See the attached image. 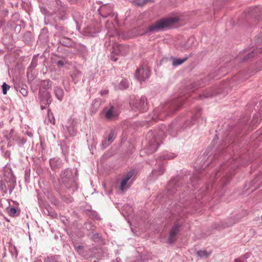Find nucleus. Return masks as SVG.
I'll list each match as a JSON object with an SVG mask.
<instances>
[{
    "instance_id": "f3484780",
    "label": "nucleus",
    "mask_w": 262,
    "mask_h": 262,
    "mask_svg": "<svg viewBox=\"0 0 262 262\" xmlns=\"http://www.w3.org/2000/svg\"><path fill=\"white\" fill-rule=\"evenodd\" d=\"M134 174V172L133 171H129L123 178L125 180L129 181L132 177L133 176Z\"/></svg>"
},
{
    "instance_id": "dca6fc26",
    "label": "nucleus",
    "mask_w": 262,
    "mask_h": 262,
    "mask_svg": "<svg viewBox=\"0 0 262 262\" xmlns=\"http://www.w3.org/2000/svg\"><path fill=\"white\" fill-rule=\"evenodd\" d=\"M134 174V172L133 171H129L123 178L125 180L129 181L132 177L133 176Z\"/></svg>"
},
{
    "instance_id": "9d476101",
    "label": "nucleus",
    "mask_w": 262,
    "mask_h": 262,
    "mask_svg": "<svg viewBox=\"0 0 262 262\" xmlns=\"http://www.w3.org/2000/svg\"><path fill=\"white\" fill-rule=\"evenodd\" d=\"M187 59V58H185L184 59L173 58L172 60V65L174 66L180 65L184 63Z\"/></svg>"
},
{
    "instance_id": "393cba45",
    "label": "nucleus",
    "mask_w": 262,
    "mask_h": 262,
    "mask_svg": "<svg viewBox=\"0 0 262 262\" xmlns=\"http://www.w3.org/2000/svg\"><path fill=\"white\" fill-rule=\"evenodd\" d=\"M3 126V122H0V128H2Z\"/></svg>"
},
{
    "instance_id": "4be33fe9",
    "label": "nucleus",
    "mask_w": 262,
    "mask_h": 262,
    "mask_svg": "<svg viewBox=\"0 0 262 262\" xmlns=\"http://www.w3.org/2000/svg\"><path fill=\"white\" fill-rule=\"evenodd\" d=\"M254 55H255V53H254V52L253 51L247 55V58H252L254 56Z\"/></svg>"
},
{
    "instance_id": "f03ea898",
    "label": "nucleus",
    "mask_w": 262,
    "mask_h": 262,
    "mask_svg": "<svg viewBox=\"0 0 262 262\" xmlns=\"http://www.w3.org/2000/svg\"><path fill=\"white\" fill-rule=\"evenodd\" d=\"M150 75V71L148 68L146 66H141L138 68L136 72V77L140 81H145Z\"/></svg>"
},
{
    "instance_id": "6e6552de",
    "label": "nucleus",
    "mask_w": 262,
    "mask_h": 262,
    "mask_svg": "<svg viewBox=\"0 0 262 262\" xmlns=\"http://www.w3.org/2000/svg\"><path fill=\"white\" fill-rule=\"evenodd\" d=\"M158 147V144L157 142H156L155 141H154V142L152 144H149V145L147 146V154L153 153L154 152L156 151Z\"/></svg>"
},
{
    "instance_id": "b1692460",
    "label": "nucleus",
    "mask_w": 262,
    "mask_h": 262,
    "mask_svg": "<svg viewBox=\"0 0 262 262\" xmlns=\"http://www.w3.org/2000/svg\"><path fill=\"white\" fill-rule=\"evenodd\" d=\"M57 63L59 66H63L64 64V62L62 60H59Z\"/></svg>"
},
{
    "instance_id": "412c9836",
    "label": "nucleus",
    "mask_w": 262,
    "mask_h": 262,
    "mask_svg": "<svg viewBox=\"0 0 262 262\" xmlns=\"http://www.w3.org/2000/svg\"><path fill=\"white\" fill-rule=\"evenodd\" d=\"M20 92L24 96H27L28 94V92L25 89H21Z\"/></svg>"
},
{
    "instance_id": "f8f14e48",
    "label": "nucleus",
    "mask_w": 262,
    "mask_h": 262,
    "mask_svg": "<svg viewBox=\"0 0 262 262\" xmlns=\"http://www.w3.org/2000/svg\"><path fill=\"white\" fill-rule=\"evenodd\" d=\"M198 255L201 257H207L210 255V253L207 252L206 250H200L197 252Z\"/></svg>"
},
{
    "instance_id": "7ed1b4c3",
    "label": "nucleus",
    "mask_w": 262,
    "mask_h": 262,
    "mask_svg": "<svg viewBox=\"0 0 262 262\" xmlns=\"http://www.w3.org/2000/svg\"><path fill=\"white\" fill-rule=\"evenodd\" d=\"M134 107V109L137 108L141 112L146 111L148 108L146 98L141 97L139 100H137Z\"/></svg>"
},
{
    "instance_id": "ddd939ff",
    "label": "nucleus",
    "mask_w": 262,
    "mask_h": 262,
    "mask_svg": "<svg viewBox=\"0 0 262 262\" xmlns=\"http://www.w3.org/2000/svg\"><path fill=\"white\" fill-rule=\"evenodd\" d=\"M127 182H128V181L125 180V179H124V178L123 179V180H122V181L121 182L120 188V190L121 191H123L124 190H125L126 189V186L127 185Z\"/></svg>"
},
{
    "instance_id": "a211bd4d",
    "label": "nucleus",
    "mask_w": 262,
    "mask_h": 262,
    "mask_svg": "<svg viewBox=\"0 0 262 262\" xmlns=\"http://www.w3.org/2000/svg\"><path fill=\"white\" fill-rule=\"evenodd\" d=\"M128 86V83L125 81H122L120 83L121 89H126Z\"/></svg>"
},
{
    "instance_id": "f257e3e1",
    "label": "nucleus",
    "mask_w": 262,
    "mask_h": 262,
    "mask_svg": "<svg viewBox=\"0 0 262 262\" xmlns=\"http://www.w3.org/2000/svg\"><path fill=\"white\" fill-rule=\"evenodd\" d=\"M179 20L178 16L169 17L167 18H163L155 24L148 27V30L149 31H157L161 29L169 27Z\"/></svg>"
},
{
    "instance_id": "20e7f679",
    "label": "nucleus",
    "mask_w": 262,
    "mask_h": 262,
    "mask_svg": "<svg viewBox=\"0 0 262 262\" xmlns=\"http://www.w3.org/2000/svg\"><path fill=\"white\" fill-rule=\"evenodd\" d=\"M118 113L115 107L112 106L109 109L106 111L105 117L108 120H112L118 116Z\"/></svg>"
},
{
    "instance_id": "2eb2a0df",
    "label": "nucleus",
    "mask_w": 262,
    "mask_h": 262,
    "mask_svg": "<svg viewBox=\"0 0 262 262\" xmlns=\"http://www.w3.org/2000/svg\"><path fill=\"white\" fill-rule=\"evenodd\" d=\"M10 86L7 84L6 83H4L2 85L3 93L5 95L7 94V91L9 90Z\"/></svg>"
},
{
    "instance_id": "423d86ee",
    "label": "nucleus",
    "mask_w": 262,
    "mask_h": 262,
    "mask_svg": "<svg viewBox=\"0 0 262 262\" xmlns=\"http://www.w3.org/2000/svg\"><path fill=\"white\" fill-rule=\"evenodd\" d=\"M127 49V47L123 45H117L113 48L112 52L116 55H125L126 52L124 50Z\"/></svg>"
},
{
    "instance_id": "5701e85b",
    "label": "nucleus",
    "mask_w": 262,
    "mask_h": 262,
    "mask_svg": "<svg viewBox=\"0 0 262 262\" xmlns=\"http://www.w3.org/2000/svg\"><path fill=\"white\" fill-rule=\"evenodd\" d=\"M107 93H108L107 90H104L103 91L101 92V95H105V94H107Z\"/></svg>"
},
{
    "instance_id": "1a4fd4ad",
    "label": "nucleus",
    "mask_w": 262,
    "mask_h": 262,
    "mask_svg": "<svg viewBox=\"0 0 262 262\" xmlns=\"http://www.w3.org/2000/svg\"><path fill=\"white\" fill-rule=\"evenodd\" d=\"M54 93L58 99L61 100L63 96L62 89L59 87H56L54 89Z\"/></svg>"
},
{
    "instance_id": "aec40b11",
    "label": "nucleus",
    "mask_w": 262,
    "mask_h": 262,
    "mask_svg": "<svg viewBox=\"0 0 262 262\" xmlns=\"http://www.w3.org/2000/svg\"><path fill=\"white\" fill-rule=\"evenodd\" d=\"M69 172H70V171L68 170H66V171H64L63 173L61 174V179H63V178L64 177V175H66V176H68V178H70V175L69 174Z\"/></svg>"
},
{
    "instance_id": "39448f33",
    "label": "nucleus",
    "mask_w": 262,
    "mask_h": 262,
    "mask_svg": "<svg viewBox=\"0 0 262 262\" xmlns=\"http://www.w3.org/2000/svg\"><path fill=\"white\" fill-rule=\"evenodd\" d=\"M180 226L178 225H175L171 229L169 236L168 237V242L170 243H173L176 240V235L179 231Z\"/></svg>"
},
{
    "instance_id": "a878e982",
    "label": "nucleus",
    "mask_w": 262,
    "mask_h": 262,
    "mask_svg": "<svg viewBox=\"0 0 262 262\" xmlns=\"http://www.w3.org/2000/svg\"><path fill=\"white\" fill-rule=\"evenodd\" d=\"M112 59H113L114 61H117V58H112Z\"/></svg>"
},
{
    "instance_id": "cd10ccee",
    "label": "nucleus",
    "mask_w": 262,
    "mask_h": 262,
    "mask_svg": "<svg viewBox=\"0 0 262 262\" xmlns=\"http://www.w3.org/2000/svg\"><path fill=\"white\" fill-rule=\"evenodd\" d=\"M261 219H262V215H261Z\"/></svg>"
},
{
    "instance_id": "0eeeda50",
    "label": "nucleus",
    "mask_w": 262,
    "mask_h": 262,
    "mask_svg": "<svg viewBox=\"0 0 262 262\" xmlns=\"http://www.w3.org/2000/svg\"><path fill=\"white\" fill-rule=\"evenodd\" d=\"M115 139V132L114 130H111L110 133L108 135V139L107 140H104L102 142L103 145L104 146V147H106V146H108Z\"/></svg>"
},
{
    "instance_id": "6ab92c4d",
    "label": "nucleus",
    "mask_w": 262,
    "mask_h": 262,
    "mask_svg": "<svg viewBox=\"0 0 262 262\" xmlns=\"http://www.w3.org/2000/svg\"><path fill=\"white\" fill-rule=\"evenodd\" d=\"M48 118H49V120L50 121V123L53 124H55V121L54 118L53 117L52 114H50L49 113L48 114Z\"/></svg>"
},
{
    "instance_id": "4468645a",
    "label": "nucleus",
    "mask_w": 262,
    "mask_h": 262,
    "mask_svg": "<svg viewBox=\"0 0 262 262\" xmlns=\"http://www.w3.org/2000/svg\"><path fill=\"white\" fill-rule=\"evenodd\" d=\"M16 213H17V210L15 208L12 207L9 209V215L10 216H16V215H17L16 214Z\"/></svg>"
},
{
    "instance_id": "bb28decb",
    "label": "nucleus",
    "mask_w": 262,
    "mask_h": 262,
    "mask_svg": "<svg viewBox=\"0 0 262 262\" xmlns=\"http://www.w3.org/2000/svg\"><path fill=\"white\" fill-rule=\"evenodd\" d=\"M235 262H239L238 260H236Z\"/></svg>"
},
{
    "instance_id": "9b49d317",
    "label": "nucleus",
    "mask_w": 262,
    "mask_h": 262,
    "mask_svg": "<svg viewBox=\"0 0 262 262\" xmlns=\"http://www.w3.org/2000/svg\"><path fill=\"white\" fill-rule=\"evenodd\" d=\"M41 85L43 88L48 89L51 87L52 82L49 80H43L41 82Z\"/></svg>"
}]
</instances>
